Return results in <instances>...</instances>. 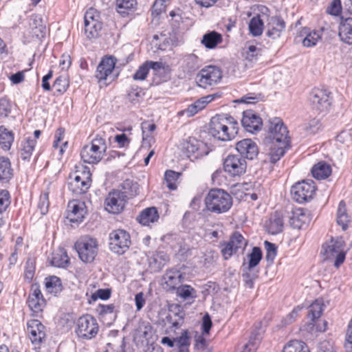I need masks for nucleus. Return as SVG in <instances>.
Returning <instances> with one entry per match:
<instances>
[{
    "mask_svg": "<svg viewBox=\"0 0 352 352\" xmlns=\"http://www.w3.org/2000/svg\"><path fill=\"white\" fill-rule=\"evenodd\" d=\"M263 144L273 164L278 162L289 147L288 131L280 118L269 120L267 135L263 140Z\"/></svg>",
    "mask_w": 352,
    "mask_h": 352,
    "instance_id": "nucleus-1",
    "label": "nucleus"
},
{
    "mask_svg": "<svg viewBox=\"0 0 352 352\" xmlns=\"http://www.w3.org/2000/svg\"><path fill=\"white\" fill-rule=\"evenodd\" d=\"M247 245L245 239L239 232H234L225 247L221 249V253L226 260L230 258L233 254L239 250L243 252Z\"/></svg>",
    "mask_w": 352,
    "mask_h": 352,
    "instance_id": "nucleus-15",
    "label": "nucleus"
},
{
    "mask_svg": "<svg viewBox=\"0 0 352 352\" xmlns=\"http://www.w3.org/2000/svg\"><path fill=\"white\" fill-rule=\"evenodd\" d=\"M98 329L96 320L92 316L86 314L78 319L76 333L79 338L89 340L97 335Z\"/></svg>",
    "mask_w": 352,
    "mask_h": 352,
    "instance_id": "nucleus-10",
    "label": "nucleus"
},
{
    "mask_svg": "<svg viewBox=\"0 0 352 352\" xmlns=\"http://www.w3.org/2000/svg\"><path fill=\"white\" fill-rule=\"evenodd\" d=\"M212 95H208L197 100L194 103L188 105L184 110L180 111L181 115L186 114L188 117H191L202 110L206 106L213 100Z\"/></svg>",
    "mask_w": 352,
    "mask_h": 352,
    "instance_id": "nucleus-27",
    "label": "nucleus"
},
{
    "mask_svg": "<svg viewBox=\"0 0 352 352\" xmlns=\"http://www.w3.org/2000/svg\"><path fill=\"white\" fill-rule=\"evenodd\" d=\"M283 352H309L307 344L300 340H291L283 348Z\"/></svg>",
    "mask_w": 352,
    "mask_h": 352,
    "instance_id": "nucleus-49",
    "label": "nucleus"
},
{
    "mask_svg": "<svg viewBox=\"0 0 352 352\" xmlns=\"http://www.w3.org/2000/svg\"><path fill=\"white\" fill-rule=\"evenodd\" d=\"M236 149L243 158L252 160L258 154V148L256 144L251 139H243L236 144Z\"/></svg>",
    "mask_w": 352,
    "mask_h": 352,
    "instance_id": "nucleus-19",
    "label": "nucleus"
},
{
    "mask_svg": "<svg viewBox=\"0 0 352 352\" xmlns=\"http://www.w3.org/2000/svg\"><path fill=\"white\" fill-rule=\"evenodd\" d=\"M80 259L86 263H91L98 251V244L96 239L89 236H81L74 245Z\"/></svg>",
    "mask_w": 352,
    "mask_h": 352,
    "instance_id": "nucleus-5",
    "label": "nucleus"
},
{
    "mask_svg": "<svg viewBox=\"0 0 352 352\" xmlns=\"http://www.w3.org/2000/svg\"><path fill=\"white\" fill-rule=\"evenodd\" d=\"M324 303L322 299H316L309 308L307 316L312 321L319 318L324 310Z\"/></svg>",
    "mask_w": 352,
    "mask_h": 352,
    "instance_id": "nucleus-46",
    "label": "nucleus"
},
{
    "mask_svg": "<svg viewBox=\"0 0 352 352\" xmlns=\"http://www.w3.org/2000/svg\"><path fill=\"white\" fill-rule=\"evenodd\" d=\"M241 124L247 131L253 133L261 130L263 122L253 111L248 110L243 113Z\"/></svg>",
    "mask_w": 352,
    "mask_h": 352,
    "instance_id": "nucleus-21",
    "label": "nucleus"
},
{
    "mask_svg": "<svg viewBox=\"0 0 352 352\" xmlns=\"http://www.w3.org/2000/svg\"><path fill=\"white\" fill-rule=\"evenodd\" d=\"M342 242L331 239L322 245L321 254L324 256V260L336 258L334 265L338 267L345 259V252L343 251Z\"/></svg>",
    "mask_w": 352,
    "mask_h": 352,
    "instance_id": "nucleus-11",
    "label": "nucleus"
},
{
    "mask_svg": "<svg viewBox=\"0 0 352 352\" xmlns=\"http://www.w3.org/2000/svg\"><path fill=\"white\" fill-rule=\"evenodd\" d=\"M183 69L185 72L191 74L200 67V60L194 54L185 56L183 61Z\"/></svg>",
    "mask_w": 352,
    "mask_h": 352,
    "instance_id": "nucleus-38",
    "label": "nucleus"
},
{
    "mask_svg": "<svg viewBox=\"0 0 352 352\" xmlns=\"http://www.w3.org/2000/svg\"><path fill=\"white\" fill-rule=\"evenodd\" d=\"M337 223L342 226L343 230L348 228V223H349V217L346 213V204L344 201L339 203L337 210Z\"/></svg>",
    "mask_w": 352,
    "mask_h": 352,
    "instance_id": "nucleus-41",
    "label": "nucleus"
},
{
    "mask_svg": "<svg viewBox=\"0 0 352 352\" xmlns=\"http://www.w3.org/2000/svg\"><path fill=\"white\" fill-rule=\"evenodd\" d=\"M47 32V29L44 23H30V28L25 34L30 40L41 41L45 36Z\"/></svg>",
    "mask_w": 352,
    "mask_h": 352,
    "instance_id": "nucleus-31",
    "label": "nucleus"
},
{
    "mask_svg": "<svg viewBox=\"0 0 352 352\" xmlns=\"http://www.w3.org/2000/svg\"><path fill=\"white\" fill-rule=\"evenodd\" d=\"M261 339V332L260 328L256 327L255 329L252 331L249 340L250 344L253 347V349H256Z\"/></svg>",
    "mask_w": 352,
    "mask_h": 352,
    "instance_id": "nucleus-61",
    "label": "nucleus"
},
{
    "mask_svg": "<svg viewBox=\"0 0 352 352\" xmlns=\"http://www.w3.org/2000/svg\"><path fill=\"white\" fill-rule=\"evenodd\" d=\"M266 250L265 258L268 262L272 263L277 254V248L274 243L265 241L264 242Z\"/></svg>",
    "mask_w": 352,
    "mask_h": 352,
    "instance_id": "nucleus-56",
    "label": "nucleus"
},
{
    "mask_svg": "<svg viewBox=\"0 0 352 352\" xmlns=\"http://www.w3.org/2000/svg\"><path fill=\"white\" fill-rule=\"evenodd\" d=\"M69 87V82L65 76H58L55 80L53 87L59 93L65 92Z\"/></svg>",
    "mask_w": 352,
    "mask_h": 352,
    "instance_id": "nucleus-57",
    "label": "nucleus"
},
{
    "mask_svg": "<svg viewBox=\"0 0 352 352\" xmlns=\"http://www.w3.org/2000/svg\"><path fill=\"white\" fill-rule=\"evenodd\" d=\"M116 62V59L112 56L103 58L97 67L96 78L99 81L107 80L114 69Z\"/></svg>",
    "mask_w": 352,
    "mask_h": 352,
    "instance_id": "nucleus-22",
    "label": "nucleus"
},
{
    "mask_svg": "<svg viewBox=\"0 0 352 352\" xmlns=\"http://www.w3.org/2000/svg\"><path fill=\"white\" fill-rule=\"evenodd\" d=\"M36 146V140L30 137L25 138L21 143L19 154L24 161H29Z\"/></svg>",
    "mask_w": 352,
    "mask_h": 352,
    "instance_id": "nucleus-34",
    "label": "nucleus"
},
{
    "mask_svg": "<svg viewBox=\"0 0 352 352\" xmlns=\"http://www.w3.org/2000/svg\"><path fill=\"white\" fill-rule=\"evenodd\" d=\"M174 342L175 347L179 349V352H189L190 341L188 330L183 331L180 336L174 338Z\"/></svg>",
    "mask_w": 352,
    "mask_h": 352,
    "instance_id": "nucleus-43",
    "label": "nucleus"
},
{
    "mask_svg": "<svg viewBox=\"0 0 352 352\" xmlns=\"http://www.w3.org/2000/svg\"><path fill=\"white\" fill-rule=\"evenodd\" d=\"M344 348L346 352L352 351V318L348 324V329L346 334Z\"/></svg>",
    "mask_w": 352,
    "mask_h": 352,
    "instance_id": "nucleus-64",
    "label": "nucleus"
},
{
    "mask_svg": "<svg viewBox=\"0 0 352 352\" xmlns=\"http://www.w3.org/2000/svg\"><path fill=\"white\" fill-rule=\"evenodd\" d=\"M247 16L251 17L249 22L268 21L270 18L269 9L263 5H255L247 12Z\"/></svg>",
    "mask_w": 352,
    "mask_h": 352,
    "instance_id": "nucleus-26",
    "label": "nucleus"
},
{
    "mask_svg": "<svg viewBox=\"0 0 352 352\" xmlns=\"http://www.w3.org/2000/svg\"><path fill=\"white\" fill-rule=\"evenodd\" d=\"M84 19V22H100V14L96 9L90 8L85 13Z\"/></svg>",
    "mask_w": 352,
    "mask_h": 352,
    "instance_id": "nucleus-58",
    "label": "nucleus"
},
{
    "mask_svg": "<svg viewBox=\"0 0 352 352\" xmlns=\"http://www.w3.org/2000/svg\"><path fill=\"white\" fill-rule=\"evenodd\" d=\"M309 221L307 211L302 208H296L292 211L289 217V223L292 227L296 229H302Z\"/></svg>",
    "mask_w": 352,
    "mask_h": 352,
    "instance_id": "nucleus-29",
    "label": "nucleus"
},
{
    "mask_svg": "<svg viewBox=\"0 0 352 352\" xmlns=\"http://www.w3.org/2000/svg\"><path fill=\"white\" fill-rule=\"evenodd\" d=\"M122 190H120L123 195H126V199L135 197L138 193L139 185L131 179H126L121 185Z\"/></svg>",
    "mask_w": 352,
    "mask_h": 352,
    "instance_id": "nucleus-40",
    "label": "nucleus"
},
{
    "mask_svg": "<svg viewBox=\"0 0 352 352\" xmlns=\"http://www.w3.org/2000/svg\"><path fill=\"white\" fill-rule=\"evenodd\" d=\"M311 173L314 177L318 179H324L331 175V167L325 162H319L313 166Z\"/></svg>",
    "mask_w": 352,
    "mask_h": 352,
    "instance_id": "nucleus-35",
    "label": "nucleus"
},
{
    "mask_svg": "<svg viewBox=\"0 0 352 352\" xmlns=\"http://www.w3.org/2000/svg\"><path fill=\"white\" fill-rule=\"evenodd\" d=\"M91 182L89 173L76 172L74 175H69L68 188L76 195H82L88 190Z\"/></svg>",
    "mask_w": 352,
    "mask_h": 352,
    "instance_id": "nucleus-12",
    "label": "nucleus"
},
{
    "mask_svg": "<svg viewBox=\"0 0 352 352\" xmlns=\"http://www.w3.org/2000/svg\"><path fill=\"white\" fill-rule=\"evenodd\" d=\"M45 285L46 290L54 296L62 292L63 285L60 278L56 276H52L45 278Z\"/></svg>",
    "mask_w": 352,
    "mask_h": 352,
    "instance_id": "nucleus-36",
    "label": "nucleus"
},
{
    "mask_svg": "<svg viewBox=\"0 0 352 352\" xmlns=\"http://www.w3.org/2000/svg\"><path fill=\"white\" fill-rule=\"evenodd\" d=\"M107 146L105 139L97 135L90 144L85 145L80 152L84 162L91 164H98L104 157Z\"/></svg>",
    "mask_w": 352,
    "mask_h": 352,
    "instance_id": "nucleus-4",
    "label": "nucleus"
},
{
    "mask_svg": "<svg viewBox=\"0 0 352 352\" xmlns=\"http://www.w3.org/2000/svg\"><path fill=\"white\" fill-rule=\"evenodd\" d=\"M146 61L140 65L136 72L133 74V78L135 80H143L146 79L149 69Z\"/></svg>",
    "mask_w": 352,
    "mask_h": 352,
    "instance_id": "nucleus-60",
    "label": "nucleus"
},
{
    "mask_svg": "<svg viewBox=\"0 0 352 352\" xmlns=\"http://www.w3.org/2000/svg\"><path fill=\"white\" fill-rule=\"evenodd\" d=\"M13 171L10 159L0 157V182L8 183L13 177Z\"/></svg>",
    "mask_w": 352,
    "mask_h": 352,
    "instance_id": "nucleus-33",
    "label": "nucleus"
},
{
    "mask_svg": "<svg viewBox=\"0 0 352 352\" xmlns=\"http://www.w3.org/2000/svg\"><path fill=\"white\" fill-rule=\"evenodd\" d=\"M316 190V187L314 181L304 180L297 182L292 186L291 195L295 201L302 204L313 199Z\"/></svg>",
    "mask_w": 352,
    "mask_h": 352,
    "instance_id": "nucleus-7",
    "label": "nucleus"
},
{
    "mask_svg": "<svg viewBox=\"0 0 352 352\" xmlns=\"http://www.w3.org/2000/svg\"><path fill=\"white\" fill-rule=\"evenodd\" d=\"M11 203L10 192L7 190H0V214L9 207Z\"/></svg>",
    "mask_w": 352,
    "mask_h": 352,
    "instance_id": "nucleus-55",
    "label": "nucleus"
},
{
    "mask_svg": "<svg viewBox=\"0 0 352 352\" xmlns=\"http://www.w3.org/2000/svg\"><path fill=\"white\" fill-rule=\"evenodd\" d=\"M137 0H116L118 13L122 17L132 14L137 8Z\"/></svg>",
    "mask_w": 352,
    "mask_h": 352,
    "instance_id": "nucleus-32",
    "label": "nucleus"
},
{
    "mask_svg": "<svg viewBox=\"0 0 352 352\" xmlns=\"http://www.w3.org/2000/svg\"><path fill=\"white\" fill-rule=\"evenodd\" d=\"M53 266L58 267H65L69 263V258L65 251H60V253L55 254L51 261Z\"/></svg>",
    "mask_w": 352,
    "mask_h": 352,
    "instance_id": "nucleus-50",
    "label": "nucleus"
},
{
    "mask_svg": "<svg viewBox=\"0 0 352 352\" xmlns=\"http://www.w3.org/2000/svg\"><path fill=\"white\" fill-rule=\"evenodd\" d=\"M27 303L35 314L41 313L46 305V302L37 285H32L27 300Z\"/></svg>",
    "mask_w": 352,
    "mask_h": 352,
    "instance_id": "nucleus-16",
    "label": "nucleus"
},
{
    "mask_svg": "<svg viewBox=\"0 0 352 352\" xmlns=\"http://www.w3.org/2000/svg\"><path fill=\"white\" fill-rule=\"evenodd\" d=\"M176 291L177 295L184 300L192 298V293L195 292V289L191 286L187 285H179Z\"/></svg>",
    "mask_w": 352,
    "mask_h": 352,
    "instance_id": "nucleus-54",
    "label": "nucleus"
},
{
    "mask_svg": "<svg viewBox=\"0 0 352 352\" xmlns=\"http://www.w3.org/2000/svg\"><path fill=\"white\" fill-rule=\"evenodd\" d=\"M142 130L143 133V144H146V141L148 140L149 146L151 145V142L153 140V137L146 135L145 137V132L146 131H148L149 132H153L156 126L153 123H150L149 122H144L142 123Z\"/></svg>",
    "mask_w": 352,
    "mask_h": 352,
    "instance_id": "nucleus-59",
    "label": "nucleus"
},
{
    "mask_svg": "<svg viewBox=\"0 0 352 352\" xmlns=\"http://www.w3.org/2000/svg\"><path fill=\"white\" fill-rule=\"evenodd\" d=\"M186 316L183 307L177 304H173L168 309V315L166 317V321L172 324V327L179 328L184 322Z\"/></svg>",
    "mask_w": 352,
    "mask_h": 352,
    "instance_id": "nucleus-23",
    "label": "nucleus"
},
{
    "mask_svg": "<svg viewBox=\"0 0 352 352\" xmlns=\"http://www.w3.org/2000/svg\"><path fill=\"white\" fill-rule=\"evenodd\" d=\"M131 245V236L122 229L112 230L109 234V250L119 255L124 254Z\"/></svg>",
    "mask_w": 352,
    "mask_h": 352,
    "instance_id": "nucleus-6",
    "label": "nucleus"
},
{
    "mask_svg": "<svg viewBox=\"0 0 352 352\" xmlns=\"http://www.w3.org/2000/svg\"><path fill=\"white\" fill-rule=\"evenodd\" d=\"M230 116H217L212 118L210 122V133L221 141L230 140L238 133L237 122Z\"/></svg>",
    "mask_w": 352,
    "mask_h": 352,
    "instance_id": "nucleus-2",
    "label": "nucleus"
},
{
    "mask_svg": "<svg viewBox=\"0 0 352 352\" xmlns=\"http://www.w3.org/2000/svg\"><path fill=\"white\" fill-rule=\"evenodd\" d=\"M262 257L261 249L259 247H254L252 252L249 254L248 271L250 272L252 268L256 267L260 263Z\"/></svg>",
    "mask_w": 352,
    "mask_h": 352,
    "instance_id": "nucleus-51",
    "label": "nucleus"
},
{
    "mask_svg": "<svg viewBox=\"0 0 352 352\" xmlns=\"http://www.w3.org/2000/svg\"><path fill=\"white\" fill-rule=\"evenodd\" d=\"M179 175V173L172 170H168L165 172L164 179L167 183V187L170 190H175L177 188L175 182L177 180Z\"/></svg>",
    "mask_w": 352,
    "mask_h": 352,
    "instance_id": "nucleus-52",
    "label": "nucleus"
},
{
    "mask_svg": "<svg viewBox=\"0 0 352 352\" xmlns=\"http://www.w3.org/2000/svg\"><path fill=\"white\" fill-rule=\"evenodd\" d=\"M160 218L158 211L155 207H150L143 210L137 217V220L143 226H150Z\"/></svg>",
    "mask_w": 352,
    "mask_h": 352,
    "instance_id": "nucleus-30",
    "label": "nucleus"
},
{
    "mask_svg": "<svg viewBox=\"0 0 352 352\" xmlns=\"http://www.w3.org/2000/svg\"><path fill=\"white\" fill-rule=\"evenodd\" d=\"M283 214L278 211L271 215L268 223L266 224L267 232L272 235L280 233L283 230Z\"/></svg>",
    "mask_w": 352,
    "mask_h": 352,
    "instance_id": "nucleus-28",
    "label": "nucleus"
},
{
    "mask_svg": "<svg viewBox=\"0 0 352 352\" xmlns=\"http://www.w3.org/2000/svg\"><path fill=\"white\" fill-rule=\"evenodd\" d=\"M13 141V133L4 126H0V145L1 148L5 151L9 150Z\"/></svg>",
    "mask_w": 352,
    "mask_h": 352,
    "instance_id": "nucleus-39",
    "label": "nucleus"
},
{
    "mask_svg": "<svg viewBox=\"0 0 352 352\" xmlns=\"http://www.w3.org/2000/svg\"><path fill=\"white\" fill-rule=\"evenodd\" d=\"M221 42V34L215 31H211L206 33L203 36L201 40V43L208 49H213Z\"/></svg>",
    "mask_w": 352,
    "mask_h": 352,
    "instance_id": "nucleus-37",
    "label": "nucleus"
},
{
    "mask_svg": "<svg viewBox=\"0 0 352 352\" xmlns=\"http://www.w3.org/2000/svg\"><path fill=\"white\" fill-rule=\"evenodd\" d=\"M320 127L321 124L320 120L314 118L304 124L303 130H305L307 135H311L316 133L320 130Z\"/></svg>",
    "mask_w": 352,
    "mask_h": 352,
    "instance_id": "nucleus-53",
    "label": "nucleus"
},
{
    "mask_svg": "<svg viewBox=\"0 0 352 352\" xmlns=\"http://www.w3.org/2000/svg\"><path fill=\"white\" fill-rule=\"evenodd\" d=\"M302 309V307L299 305L294 307V309L282 320L283 326H286L294 322L297 318L299 311H301Z\"/></svg>",
    "mask_w": 352,
    "mask_h": 352,
    "instance_id": "nucleus-62",
    "label": "nucleus"
},
{
    "mask_svg": "<svg viewBox=\"0 0 352 352\" xmlns=\"http://www.w3.org/2000/svg\"><path fill=\"white\" fill-rule=\"evenodd\" d=\"M126 201V195L120 190H113L105 199V209L110 213L118 214L123 210Z\"/></svg>",
    "mask_w": 352,
    "mask_h": 352,
    "instance_id": "nucleus-14",
    "label": "nucleus"
},
{
    "mask_svg": "<svg viewBox=\"0 0 352 352\" xmlns=\"http://www.w3.org/2000/svg\"><path fill=\"white\" fill-rule=\"evenodd\" d=\"M45 326L38 320H31L28 322L27 331L34 344H40L45 338Z\"/></svg>",
    "mask_w": 352,
    "mask_h": 352,
    "instance_id": "nucleus-18",
    "label": "nucleus"
},
{
    "mask_svg": "<svg viewBox=\"0 0 352 352\" xmlns=\"http://www.w3.org/2000/svg\"><path fill=\"white\" fill-rule=\"evenodd\" d=\"M86 213L85 204L82 201L73 200L67 206V219L72 223H79L82 221Z\"/></svg>",
    "mask_w": 352,
    "mask_h": 352,
    "instance_id": "nucleus-17",
    "label": "nucleus"
},
{
    "mask_svg": "<svg viewBox=\"0 0 352 352\" xmlns=\"http://www.w3.org/2000/svg\"><path fill=\"white\" fill-rule=\"evenodd\" d=\"M201 147H204L202 142L195 138H189L184 144V148L188 154H196L195 157H198L203 155V152L200 151Z\"/></svg>",
    "mask_w": 352,
    "mask_h": 352,
    "instance_id": "nucleus-42",
    "label": "nucleus"
},
{
    "mask_svg": "<svg viewBox=\"0 0 352 352\" xmlns=\"http://www.w3.org/2000/svg\"><path fill=\"white\" fill-rule=\"evenodd\" d=\"M260 46L255 44L254 41L246 42L245 46L243 48L242 56L244 59L251 63H256L258 58L262 56L263 48L261 45Z\"/></svg>",
    "mask_w": 352,
    "mask_h": 352,
    "instance_id": "nucleus-25",
    "label": "nucleus"
},
{
    "mask_svg": "<svg viewBox=\"0 0 352 352\" xmlns=\"http://www.w3.org/2000/svg\"><path fill=\"white\" fill-rule=\"evenodd\" d=\"M246 167L245 159L238 155H229L223 162L224 170L233 177L245 173Z\"/></svg>",
    "mask_w": 352,
    "mask_h": 352,
    "instance_id": "nucleus-13",
    "label": "nucleus"
},
{
    "mask_svg": "<svg viewBox=\"0 0 352 352\" xmlns=\"http://www.w3.org/2000/svg\"><path fill=\"white\" fill-rule=\"evenodd\" d=\"M338 36L342 42L352 45V23H340Z\"/></svg>",
    "mask_w": 352,
    "mask_h": 352,
    "instance_id": "nucleus-45",
    "label": "nucleus"
},
{
    "mask_svg": "<svg viewBox=\"0 0 352 352\" xmlns=\"http://www.w3.org/2000/svg\"><path fill=\"white\" fill-rule=\"evenodd\" d=\"M205 204L208 211L221 214L230 209L232 206V198L225 190L214 188L208 193L205 199Z\"/></svg>",
    "mask_w": 352,
    "mask_h": 352,
    "instance_id": "nucleus-3",
    "label": "nucleus"
},
{
    "mask_svg": "<svg viewBox=\"0 0 352 352\" xmlns=\"http://www.w3.org/2000/svg\"><path fill=\"white\" fill-rule=\"evenodd\" d=\"M182 280V274L179 270L175 268L168 269L162 277V285L167 291L175 290Z\"/></svg>",
    "mask_w": 352,
    "mask_h": 352,
    "instance_id": "nucleus-20",
    "label": "nucleus"
},
{
    "mask_svg": "<svg viewBox=\"0 0 352 352\" xmlns=\"http://www.w3.org/2000/svg\"><path fill=\"white\" fill-rule=\"evenodd\" d=\"M222 78V72L219 67L208 65L201 69L196 76V82L200 87L206 89L217 85Z\"/></svg>",
    "mask_w": 352,
    "mask_h": 352,
    "instance_id": "nucleus-8",
    "label": "nucleus"
},
{
    "mask_svg": "<svg viewBox=\"0 0 352 352\" xmlns=\"http://www.w3.org/2000/svg\"><path fill=\"white\" fill-rule=\"evenodd\" d=\"M50 202L48 199V193L45 192L40 196L38 208L41 214H45L48 211Z\"/></svg>",
    "mask_w": 352,
    "mask_h": 352,
    "instance_id": "nucleus-63",
    "label": "nucleus"
},
{
    "mask_svg": "<svg viewBox=\"0 0 352 352\" xmlns=\"http://www.w3.org/2000/svg\"><path fill=\"white\" fill-rule=\"evenodd\" d=\"M102 23H84V32L89 40L98 38L101 35Z\"/></svg>",
    "mask_w": 352,
    "mask_h": 352,
    "instance_id": "nucleus-44",
    "label": "nucleus"
},
{
    "mask_svg": "<svg viewBox=\"0 0 352 352\" xmlns=\"http://www.w3.org/2000/svg\"><path fill=\"white\" fill-rule=\"evenodd\" d=\"M166 5L163 0H155L151 9L153 21H159L163 19V16L166 14Z\"/></svg>",
    "mask_w": 352,
    "mask_h": 352,
    "instance_id": "nucleus-48",
    "label": "nucleus"
},
{
    "mask_svg": "<svg viewBox=\"0 0 352 352\" xmlns=\"http://www.w3.org/2000/svg\"><path fill=\"white\" fill-rule=\"evenodd\" d=\"M305 35L302 39V43L305 47H311L316 45L318 40L320 38V35L316 31L308 32V30L304 28L301 32V36Z\"/></svg>",
    "mask_w": 352,
    "mask_h": 352,
    "instance_id": "nucleus-47",
    "label": "nucleus"
},
{
    "mask_svg": "<svg viewBox=\"0 0 352 352\" xmlns=\"http://www.w3.org/2000/svg\"><path fill=\"white\" fill-rule=\"evenodd\" d=\"M312 108L322 113L328 111L332 104L331 92L323 88H314L309 94Z\"/></svg>",
    "mask_w": 352,
    "mask_h": 352,
    "instance_id": "nucleus-9",
    "label": "nucleus"
},
{
    "mask_svg": "<svg viewBox=\"0 0 352 352\" xmlns=\"http://www.w3.org/2000/svg\"><path fill=\"white\" fill-rule=\"evenodd\" d=\"M169 256L164 252H157L148 258V267L151 272H160L168 263Z\"/></svg>",
    "mask_w": 352,
    "mask_h": 352,
    "instance_id": "nucleus-24",
    "label": "nucleus"
}]
</instances>
